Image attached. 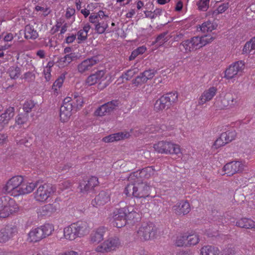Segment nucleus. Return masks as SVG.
<instances>
[{
	"instance_id": "8",
	"label": "nucleus",
	"mask_w": 255,
	"mask_h": 255,
	"mask_svg": "<svg viewBox=\"0 0 255 255\" xmlns=\"http://www.w3.org/2000/svg\"><path fill=\"white\" fill-rule=\"evenodd\" d=\"M156 233V227L153 223L142 222L136 227L134 238L142 242L149 241L154 238Z\"/></svg>"
},
{
	"instance_id": "5",
	"label": "nucleus",
	"mask_w": 255,
	"mask_h": 255,
	"mask_svg": "<svg viewBox=\"0 0 255 255\" xmlns=\"http://www.w3.org/2000/svg\"><path fill=\"white\" fill-rule=\"evenodd\" d=\"M54 231V226L50 223H45L39 227H33L27 235L26 241L31 244L38 243L51 236Z\"/></svg>"
},
{
	"instance_id": "50",
	"label": "nucleus",
	"mask_w": 255,
	"mask_h": 255,
	"mask_svg": "<svg viewBox=\"0 0 255 255\" xmlns=\"http://www.w3.org/2000/svg\"><path fill=\"white\" fill-rule=\"evenodd\" d=\"M186 241V235H180L177 237L175 244L177 247L187 246Z\"/></svg>"
},
{
	"instance_id": "62",
	"label": "nucleus",
	"mask_w": 255,
	"mask_h": 255,
	"mask_svg": "<svg viewBox=\"0 0 255 255\" xmlns=\"http://www.w3.org/2000/svg\"><path fill=\"white\" fill-rule=\"evenodd\" d=\"M58 255H79V254L73 250H67L59 253Z\"/></svg>"
},
{
	"instance_id": "14",
	"label": "nucleus",
	"mask_w": 255,
	"mask_h": 255,
	"mask_svg": "<svg viewBox=\"0 0 255 255\" xmlns=\"http://www.w3.org/2000/svg\"><path fill=\"white\" fill-rule=\"evenodd\" d=\"M100 60L98 56L84 60L77 65V71L80 74H87L92 71L93 66L99 63Z\"/></svg>"
},
{
	"instance_id": "60",
	"label": "nucleus",
	"mask_w": 255,
	"mask_h": 255,
	"mask_svg": "<svg viewBox=\"0 0 255 255\" xmlns=\"http://www.w3.org/2000/svg\"><path fill=\"white\" fill-rule=\"evenodd\" d=\"M235 254V249L234 247H229L225 249L222 255H234Z\"/></svg>"
},
{
	"instance_id": "15",
	"label": "nucleus",
	"mask_w": 255,
	"mask_h": 255,
	"mask_svg": "<svg viewBox=\"0 0 255 255\" xmlns=\"http://www.w3.org/2000/svg\"><path fill=\"white\" fill-rule=\"evenodd\" d=\"M60 198L57 197L55 199L54 203L52 204H48L41 206L37 209V213L39 215L43 216H50L51 214L55 213L60 208V205L58 202L60 201Z\"/></svg>"
},
{
	"instance_id": "33",
	"label": "nucleus",
	"mask_w": 255,
	"mask_h": 255,
	"mask_svg": "<svg viewBox=\"0 0 255 255\" xmlns=\"http://www.w3.org/2000/svg\"><path fill=\"white\" fill-rule=\"evenodd\" d=\"M77 58L75 53L67 54L65 56L60 58L57 61V65L60 68H63L68 66L71 62Z\"/></svg>"
},
{
	"instance_id": "32",
	"label": "nucleus",
	"mask_w": 255,
	"mask_h": 255,
	"mask_svg": "<svg viewBox=\"0 0 255 255\" xmlns=\"http://www.w3.org/2000/svg\"><path fill=\"white\" fill-rule=\"evenodd\" d=\"M237 103L236 99L233 98L232 95L230 93H226L221 99L220 104L219 105L221 109H224L229 106H234Z\"/></svg>"
},
{
	"instance_id": "3",
	"label": "nucleus",
	"mask_w": 255,
	"mask_h": 255,
	"mask_svg": "<svg viewBox=\"0 0 255 255\" xmlns=\"http://www.w3.org/2000/svg\"><path fill=\"white\" fill-rule=\"evenodd\" d=\"M214 39V37L210 34L194 36L183 41L179 45V48L184 53H189L211 43Z\"/></svg>"
},
{
	"instance_id": "61",
	"label": "nucleus",
	"mask_w": 255,
	"mask_h": 255,
	"mask_svg": "<svg viewBox=\"0 0 255 255\" xmlns=\"http://www.w3.org/2000/svg\"><path fill=\"white\" fill-rule=\"evenodd\" d=\"M75 13V10L74 8L68 7L66 11L65 16L67 18H70L74 15Z\"/></svg>"
},
{
	"instance_id": "58",
	"label": "nucleus",
	"mask_w": 255,
	"mask_h": 255,
	"mask_svg": "<svg viewBox=\"0 0 255 255\" xmlns=\"http://www.w3.org/2000/svg\"><path fill=\"white\" fill-rule=\"evenodd\" d=\"M62 22L61 21H57L55 24L52 26L50 30L51 34H55L59 30L60 27L62 26Z\"/></svg>"
},
{
	"instance_id": "56",
	"label": "nucleus",
	"mask_w": 255,
	"mask_h": 255,
	"mask_svg": "<svg viewBox=\"0 0 255 255\" xmlns=\"http://www.w3.org/2000/svg\"><path fill=\"white\" fill-rule=\"evenodd\" d=\"M94 74L97 80V82H102L107 78L106 72L104 70L98 71Z\"/></svg>"
},
{
	"instance_id": "40",
	"label": "nucleus",
	"mask_w": 255,
	"mask_h": 255,
	"mask_svg": "<svg viewBox=\"0 0 255 255\" xmlns=\"http://www.w3.org/2000/svg\"><path fill=\"white\" fill-rule=\"evenodd\" d=\"M253 50H255V37L246 43L243 49V54H249Z\"/></svg>"
},
{
	"instance_id": "46",
	"label": "nucleus",
	"mask_w": 255,
	"mask_h": 255,
	"mask_svg": "<svg viewBox=\"0 0 255 255\" xmlns=\"http://www.w3.org/2000/svg\"><path fill=\"white\" fill-rule=\"evenodd\" d=\"M28 119V114H19L15 118V124L20 126L23 125L27 122Z\"/></svg>"
},
{
	"instance_id": "28",
	"label": "nucleus",
	"mask_w": 255,
	"mask_h": 255,
	"mask_svg": "<svg viewBox=\"0 0 255 255\" xmlns=\"http://www.w3.org/2000/svg\"><path fill=\"white\" fill-rule=\"evenodd\" d=\"M129 136L130 133L128 131H124L110 134L104 137L102 140L106 143H109L128 138Z\"/></svg>"
},
{
	"instance_id": "17",
	"label": "nucleus",
	"mask_w": 255,
	"mask_h": 255,
	"mask_svg": "<svg viewBox=\"0 0 255 255\" xmlns=\"http://www.w3.org/2000/svg\"><path fill=\"white\" fill-rule=\"evenodd\" d=\"M107 231V229L103 226L93 230L90 235V243L94 245L102 243Z\"/></svg>"
},
{
	"instance_id": "21",
	"label": "nucleus",
	"mask_w": 255,
	"mask_h": 255,
	"mask_svg": "<svg viewBox=\"0 0 255 255\" xmlns=\"http://www.w3.org/2000/svg\"><path fill=\"white\" fill-rule=\"evenodd\" d=\"M156 71L153 69L145 70L132 80V84L135 86H140L146 83L148 80L152 79Z\"/></svg>"
},
{
	"instance_id": "64",
	"label": "nucleus",
	"mask_w": 255,
	"mask_h": 255,
	"mask_svg": "<svg viewBox=\"0 0 255 255\" xmlns=\"http://www.w3.org/2000/svg\"><path fill=\"white\" fill-rule=\"evenodd\" d=\"M183 7V4L181 0H178L175 5V11L179 12L181 11Z\"/></svg>"
},
{
	"instance_id": "26",
	"label": "nucleus",
	"mask_w": 255,
	"mask_h": 255,
	"mask_svg": "<svg viewBox=\"0 0 255 255\" xmlns=\"http://www.w3.org/2000/svg\"><path fill=\"white\" fill-rule=\"evenodd\" d=\"M14 111L15 109L14 107H9L4 111V113L0 116V130H1L13 117Z\"/></svg>"
},
{
	"instance_id": "55",
	"label": "nucleus",
	"mask_w": 255,
	"mask_h": 255,
	"mask_svg": "<svg viewBox=\"0 0 255 255\" xmlns=\"http://www.w3.org/2000/svg\"><path fill=\"white\" fill-rule=\"evenodd\" d=\"M154 171L155 169L153 167H147L145 168L142 169L140 172V173L141 174H144L145 177L146 178H149L151 176V175L154 174Z\"/></svg>"
},
{
	"instance_id": "2",
	"label": "nucleus",
	"mask_w": 255,
	"mask_h": 255,
	"mask_svg": "<svg viewBox=\"0 0 255 255\" xmlns=\"http://www.w3.org/2000/svg\"><path fill=\"white\" fill-rule=\"evenodd\" d=\"M112 218L114 226L120 228L128 223L137 222L140 215L132 206H125L123 208H116L113 212Z\"/></svg>"
},
{
	"instance_id": "36",
	"label": "nucleus",
	"mask_w": 255,
	"mask_h": 255,
	"mask_svg": "<svg viewBox=\"0 0 255 255\" xmlns=\"http://www.w3.org/2000/svg\"><path fill=\"white\" fill-rule=\"evenodd\" d=\"M73 228L72 223L64 228L63 237L65 239L69 241H73L77 239L75 231H74Z\"/></svg>"
},
{
	"instance_id": "12",
	"label": "nucleus",
	"mask_w": 255,
	"mask_h": 255,
	"mask_svg": "<svg viewBox=\"0 0 255 255\" xmlns=\"http://www.w3.org/2000/svg\"><path fill=\"white\" fill-rule=\"evenodd\" d=\"M178 98L176 92L171 93L161 96L157 99L154 105V110L157 112H161L168 109L171 105V102H174Z\"/></svg>"
},
{
	"instance_id": "10",
	"label": "nucleus",
	"mask_w": 255,
	"mask_h": 255,
	"mask_svg": "<svg viewBox=\"0 0 255 255\" xmlns=\"http://www.w3.org/2000/svg\"><path fill=\"white\" fill-rule=\"evenodd\" d=\"M121 246V242L117 237H111L105 240L95 248L97 253H111L117 251Z\"/></svg>"
},
{
	"instance_id": "34",
	"label": "nucleus",
	"mask_w": 255,
	"mask_h": 255,
	"mask_svg": "<svg viewBox=\"0 0 255 255\" xmlns=\"http://www.w3.org/2000/svg\"><path fill=\"white\" fill-rule=\"evenodd\" d=\"M217 27L216 23L211 20H207L204 22L201 25H199L197 27V29H200V31L202 33H206L212 32L215 30Z\"/></svg>"
},
{
	"instance_id": "23",
	"label": "nucleus",
	"mask_w": 255,
	"mask_h": 255,
	"mask_svg": "<svg viewBox=\"0 0 255 255\" xmlns=\"http://www.w3.org/2000/svg\"><path fill=\"white\" fill-rule=\"evenodd\" d=\"M190 210V204L187 200H181L172 207L173 212L179 216L186 215Z\"/></svg>"
},
{
	"instance_id": "25",
	"label": "nucleus",
	"mask_w": 255,
	"mask_h": 255,
	"mask_svg": "<svg viewBox=\"0 0 255 255\" xmlns=\"http://www.w3.org/2000/svg\"><path fill=\"white\" fill-rule=\"evenodd\" d=\"M118 105V102L116 101L108 102L99 107L95 112V115L100 117L105 116L113 111Z\"/></svg>"
},
{
	"instance_id": "39",
	"label": "nucleus",
	"mask_w": 255,
	"mask_h": 255,
	"mask_svg": "<svg viewBox=\"0 0 255 255\" xmlns=\"http://www.w3.org/2000/svg\"><path fill=\"white\" fill-rule=\"evenodd\" d=\"M223 138L226 144L235 139L237 133L235 130H228L221 133Z\"/></svg>"
},
{
	"instance_id": "47",
	"label": "nucleus",
	"mask_w": 255,
	"mask_h": 255,
	"mask_svg": "<svg viewBox=\"0 0 255 255\" xmlns=\"http://www.w3.org/2000/svg\"><path fill=\"white\" fill-rule=\"evenodd\" d=\"M229 7V3L228 2L223 3L219 5L217 8L213 12V15H216L219 14H221L225 12Z\"/></svg>"
},
{
	"instance_id": "6",
	"label": "nucleus",
	"mask_w": 255,
	"mask_h": 255,
	"mask_svg": "<svg viewBox=\"0 0 255 255\" xmlns=\"http://www.w3.org/2000/svg\"><path fill=\"white\" fill-rule=\"evenodd\" d=\"M154 151L160 154L177 155L182 154L181 146L170 140H162L158 141L153 145Z\"/></svg>"
},
{
	"instance_id": "16",
	"label": "nucleus",
	"mask_w": 255,
	"mask_h": 255,
	"mask_svg": "<svg viewBox=\"0 0 255 255\" xmlns=\"http://www.w3.org/2000/svg\"><path fill=\"white\" fill-rule=\"evenodd\" d=\"M69 98H65L60 109V120L62 123L67 122L72 115L73 109L71 104H69Z\"/></svg>"
},
{
	"instance_id": "52",
	"label": "nucleus",
	"mask_w": 255,
	"mask_h": 255,
	"mask_svg": "<svg viewBox=\"0 0 255 255\" xmlns=\"http://www.w3.org/2000/svg\"><path fill=\"white\" fill-rule=\"evenodd\" d=\"M34 106L35 104L32 101H27L23 104V110L25 113H26V114H27L31 111Z\"/></svg>"
},
{
	"instance_id": "18",
	"label": "nucleus",
	"mask_w": 255,
	"mask_h": 255,
	"mask_svg": "<svg viewBox=\"0 0 255 255\" xmlns=\"http://www.w3.org/2000/svg\"><path fill=\"white\" fill-rule=\"evenodd\" d=\"M99 184L98 178L96 176H92L88 180L81 181L78 188L80 192L84 193L93 190Z\"/></svg>"
},
{
	"instance_id": "63",
	"label": "nucleus",
	"mask_w": 255,
	"mask_h": 255,
	"mask_svg": "<svg viewBox=\"0 0 255 255\" xmlns=\"http://www.w3.org/2000/svg\"><path fill=\"white\" fill-rule=\"evenodd\" d=\"M14 38L13 35L11 33H6L5 35L3 37V40L5 42L11 41Z\"/></svg>"
},
{
	"instance_id": "4",
	"label": "nucleus",
	"mask_w": 255,
	"mask_h": 255,
	"mask_svg": "<svg viewBox=\"0 0 255 255\" xmlns=\"http://www.w3.org/2000/svg\"><path fill=\"white\" fill-rule=\"evenodd\" d=\"M89 20L94 24L95 32L99 34L105 32H114L116 30V28L109 27V16L102 10H100L98 13H92L89 17Z\"/></svg>"
},
{
	"instance_id": "13",
	"label": "nucleus",
	"mask_w": 255,
	"mask_h": 255,
	"mask_svg": "<svg viewBox=\"0 0 255 255\" xmlns=\"http://www.w3.org/2000/svg\"><path fill=\"white\" fill-rule=\"evenodd\" d=\"M245 163L242 161H233L226 163L223 167L225 174L229 176H233L236 173L243 171L245 167Z\"/></svg>"
},
{
	"instance_id": "43",
	"label": "nucleus",
	"mask_w": 255,
	"mask_h": 255,
	"mask_svg": "<svg viewBox=\"0 0 255 255\" xmlns=\"http://www.w3.org/2000/svg\"><path fill=\"white\" fill-rule=\"evenodd\" d=\"M146 50V48L144 46H140L133 50L130 56L129 60L130 61L134 60L138 55L142 54Z\"/></svg>"
},
{
	"instance_id": "57",
	"label": "nucleus",
	"mask_w": 255,
	"mask_h": 255,
	"mask_svg": "<svg viewBox=\"0 0 255 255\" xmlns=\"http://www.w3.org/2000/svg\"><path fill=\"white\" fill-rule=\"evenodd\" d=\"M72 185V183L70 180H65L59 184V188L61 190H64L70 188Z\"/></svg>"
},
{
	"instance_id": "7",
	"label": "nucleus",
	"mask_w": 255,
	"mask_h": 255,
	"mask_svg": "<svg viewBox=\"0 0 255 255\" xmlns=\"http://www.w3.org/2000/svg\"><path fill=\"white\" fill-rule=\"evenodd\" d=\"M150 187L144 182L129 184L126 187L124 193L127 196H133L137 198H145L150 194Z\"/></svg>"
},
{
	"instance_id": "35",
	"label": "nucleus",
	"mask_w": 255,
	"mask_h": 255,
	"mask_svg": "<svg viewBox=\"0 0 255 255\" xmlns=\"http://www.w3.org/2000/svg\"><path fill=\"white\" fill-rule=\"evenodd\" d=\"M236 225L242 228L252 229L255 228V222L250 218H243L236 222Z\"/></svg>"
},
{
	"instance_id": "41",
	"label": "nucleus",
	"mask_w": 255,
	"mask_h": 255,
	"mask_svg": "<svg viewBox=\"0 0 255 255\" xmlns=\"http://www.w3.org/2000/svg\"><path fill=\"white\" fill-rule=\"evenodd\" d=\"M64 82V78L60 77L58 78L53 83L52 90L53 91V94L55 96H57L58 95V91L62 87Z\"/></svg>"
},
{
	"instance_id": "30",
	"label": "nucleus",
	"mask_w": 255,
	"mask_h": 255,
	"mask_svg": "<svg viewBox=\"0 0 255 255\" xmlns=\"http://www.w3.org/2000/svg\"><path fill=\"white\" fill-rule=\"evenodd\" d=\"M175 128V124L172 121H164L152 132L157 131L163 133L164 132L171 131Z\"/></svg>"
},
{
	"instance_id": "11",
	"label": "nucleus",
	"mask_w": 255,
	"mask_h": 255,
	"mask_svg": "<svg viewBox=\"0 0 255 255\" xmlns=\"http://www.w3.org/2000/svg\"><path fill=\"white\" fill-rule=\"evenodd\" d=\"M55 192L51 185L44 183L40 185L33 193L34 199L37 202L44 203L52 197Z\"/></svg>"
},
{
	"instance_id": "31",
	"label": "nucleus",
	"mask_w": 255,
	"mask_h": 255,
	"mask_svg": "<svg viewBox=\"0 0 255 255\" xmlns=\"http://www.w3.org/2000/svg\"><path fill=\"white\" fill-rule=\"evenodd\" d=\"M91 27L89 23H87L84 25L82 28L79 30L76 35L77 43H82L86 41L88 38V33L89 32Z\"/></svg>"
},
{
	"instance_id": "53",
	"label": "nucleus",
	"mask_w": 255,
	"mask_h": 255,
	"mask_svg": "<svg viewBox=\"0 0 255 255\" xmlns=\"http://www.w3.org/2000/svg\"><path fill=\"white\" fill-rule=\"evenodd\" d=\"M35 10L37 11H41V13L44 16L48 15L50 12L49 7H48L47 5H37L35 6Z\"/></svg>"
},
{
	"instance_id": "38",
	"label": "nucleus",
	"mask_w": 255,
	"mask_h": 255,
	"mask_svg": "<svg viewBox=\"0 0 255 255\" xmlns=\"http://www.w3.org/2000/svg\"><path fill=\"white\" fill-rule=\"evenodd\" d=\"M38 36V34L33 27L27 25L25 27L24 37L27 39H35Z\"/></svg>"
},
{
	"instance_id": "29",
	"label": "nucleus",
	"mask_w": 255,
	"mask_h": 255,
	"mask_svg": "<svg viewBox=\"0 0 255 255\" xmlns=\"http://www.w3.org/2000/svg\"><path fill=\"white\" fill-rule=\"evenodd\" d=\"M66 98H69V104H71L74 110H79L82 108L84 104L83 98L78 93H74L71 95V97H67Z\"/></svg>"
},
{
	"instance_id": "24",
	"label": "nucleus",
	"mask_w": 255,
	"mask_h": 255,
	"mask_svg": "<svg viewBox=\"0 0 255 255\" xmlns=\"http://www.w3.org/2000/svg\"><path fill=\"white\" fill-rule=\"evenodd\" d=\"M110 201L111 197L108 193L102 191L92 200L91 205L94 207L98 208L104 206Z\"/></svg>"
},
{
	"instance_id": "19",
	"label": "nucleus",
	"mask_w": 255,
	"mask_h": 255,
	"mask_svg": "<svg viewBox=\"0 0 255 255\" xmlns=\"http://www.w3.org/2000/svg\"><path fill=\"white\" fill-rule=\"evenodd\" d=\"M245 67V63L243 61H239L231 64L226 69L225 73V77L228 79L234 78L237 75L239 72L242 71Z\"/></svg>"
},
{
	"instance_id": "49",
	"label": "nucleus",
	"mask_w": 255,
	"mask_h": 255,
	"mask_svg": "<svg viewBox=\"0 0 255 255\" xmlns=\"http://www.w3.org/2000/svg\"><path fill=\"white\" fill-rule=\"evenodd\" d=\"M210 0H199L197 3L198 9L205 11L209 8Z\"/></svg>"
},
{
	"instance_id": "22",
	"label": "nucleus",
	"mask_w": 255,
	"mask_h": 255,
	"mask_svg": "<svg viewBox=\"0 0 255 255\" xmlns=\"http://www.w3.org/2000/svg\"><path fill=\"white\" fill-rule=\"evenodd\" d=\"M217 93V88L212 86L205 90L201 94L198 100L199 105H203L211 101Z\"/></svg>"
},
{
	"instance_id": "51",
	"label": "nucleus",
	"mask_w": 255,
	"mask_h": 255,
	"mask_svg": "<svg viewBox=\"0 0 255 255\" xmlns=\"http://www.w3.org/2000/svg\"><path fill=\"white\" fill-rule=\"evenodd\" d=\"M167 33L163 32L159 34L156 39V43H157L159 45H162L165 42H167L169 38L167 36Z\"/></svg>"
},
{
	"instance_id": "54",
	"label": "nucleus",
	"mask_w": 255,
	"mask_h": 255,
	"mask_svg": "<svg viewBox=\"0 0 255 255\" xmlns=\"http://www.w3.org/2000/svg\"><path fill=\"white\" fill-rule=\"evenodd\" d=\"M225 144H226V143L224 141V139L222 138L221 135H220V136L217 138V139L213 143L212 145V148L217 149L225 145Z\"/></svg>"
},
{
	"instance_id": "48",
	"label": "nucleus",
	"mask_w": 255,
	"mask_h": 255,
	"mask_svg": "<svg viewBox=\"0 0 255 255\" xmlns=\"http://www.w3.org/2000/svg\"><path fill=\"white\" fill-rule=\"evenodd\" d=\"M20 68L17 66H12L8 70L9 75L11 79L17 78L20 75Z\"/></svg>"
},
{
	"instance_id": "20",
	"label": "nucleus",
	"mask_w": 255,
	"mask_h": 255,
	"mask_svg": "<svg viewBox=\"0 0 255 255\" xmlns=\"http://www.w3.org/2000/svg\"><path fill=\"white\" fill-rule=\"evenodd\" d=\"M72 224L74 227L73 229L75 231L76 238H82L89 233L90 228L87 222L78 221Z\"/></svg>"
},
{
	"instance_id": "44",
	"label": "nucleus",
	"mask_w": 255,
	"mask_h": 255,
	"mask_svg": "<svg viewBox=\"0 0 255 255\" xmlns=\"http://www.w3.org/2000/svg\"><path fill=\"white\" fill-rule=\"evenodd\" d=\"M186 238L187 246L196 245L199 242V237L196 234H192L188 236L186 235Z\"/></svg>"
},
{
	"instance_id": "37",
	"label": "nucleus",
	"mask_w": 255,
	"mask_h": 255,
	"mask_svg": "<svg viewBox=\"0 0 255 255\" xmlns=\"http://www.w3.org/2000/svg\"><path fill=\"white\" fill-rule=\"evenodd\" d=\"M200 253L201 255H220V251L216 247L207 245L201 249Z\"/></svg>"
},
{
	"instance_id": "9",
	"label": "nucleus",
	"mask_w": 255,
	"mask_h": 255,
	"mask_svg": "<svg viewBox=\"0 0 255 255\" xmlns=\"http://www.w3.org/2000/svg\"><path fill=\"white\" fill-rule=\"evenodd\" d=\"M19 210V206L13 199L6 196L0 198V218L8 217Z\"/></svg>"
},
{
	"instance_id": "45",
	"label": "nucleus",
	"mask_w": 255,
	"mask_h": 255,
	"mask_svg": "<svg viewBox=\"0 0 255 255\" xmlns=\"http://www.w3.org/2000/svg\"><path fill=\"white\" fill-rule=\"evenodd\" d=\"M144 12L146 17L150 19H154L156 17L161 15L162 9L160 8H156L153 11L146 10Z\"/></svg>"
},
{
	"instance_id": "27",
	"label": "nucleus",
	"mask_w": 255,
	"mask_h": 255,
	"mask_svg": "<svg viewBox=\"0 0 255 255\" xmlns=\"http://www.w3.org/2000/svg\"><path fill=\"white\" fill-rule=\"evenodd\" d=\"M17 233L15 228L6 226L0 231V243H5Z\"/></svg>"
},
{
	"instance_id": "42",
	"label": "nucleus",
	"mask_w": 255,
	"mask_h": 255,
	"mask_svg": "<svg viewBox=\"0 0 255 255\" xmlns=\"http://www.w3.org/2000/svg\"><path fill=\"white\" fill-rule=\"evenodd\" d=\"M138 69L136 68H131L125 73H123L120 78L125 79L126 81L129 80L131 78L138 72Z\"/></svg>"
},
{
	"instance_id": "59",
	"label": "nucleus",
	"mask_w": 255,
	"mask_h": 255,
	"mask_svg": "<svg viewBox=\"0 0 255 255\" xmlns=\"http://www.w3.org/2000/svg\"><path fill=\"white\" fill-rule=\"evenodd\" d=\"M97 83V80L94 74H91L88 77L86 80V83L88 86H92Z\"/></svg>"
},
{
	"instance_id": "1",
	"label": "nucleus",
	"mask_w": 255,
	"mask_h": 255,
	"mask_svg": "<svg viewBox=\"0 0 255 255\" xmlns=\"http://www.w3.org/2000/svg\"><path fill=\"white\" fill-rule=\"evenodd\" d=\"M37 186V182H25L22 176H15L6 182L2 191L4 193L17 197L31 193Z\"/></svg>"
}]
</instances>
